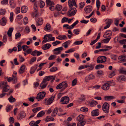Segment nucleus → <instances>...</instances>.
Here are the masks:
<instances>
[{
    "label": "nucleus",
    "mask_w": 126,
    "mask_h": 126,
    "mask_svg": "<svg viewBox=\"0 0 126 126\" xmlns=\"http://www.w3.org/2000/svg\"><path fill=\"white\" fill-rule=\"evenodd\" d=\"M0 87L3 88L2 92V94L0 95V98H2L6 94V93L4 92H7L10 89L9 86L7 84L6 81H4L3 82L0 83Z\"/></svg>",
    "instance_id": "1"
},
{
    "label": "nucleus",
    "mask_w": 126,
    "mask_h": 126,
    "mask_svg": "<svg viewBox=\"0 0 126 126\" xmlns=\"http://www.w3.org/2000/svg\"><path fill=\"white\" fill-rule=\"evenodd\" d=\"M84 116L82 114H80L76 118V120L78 121L77 126H83L86 123V121L84 119Z\"/></svg>",
    "instance_id": "2"
},
{
    "label": "nucleus",
    "mask_w": 126,
    "mask_h": 126,
    "mask_svg": "<svg viewBox=\"0 0 126 126\" xmlns=\"http://www.w3.org/2000/svg\"><path fill=\"white\" fill-rule=\"evenodd\" d=\"M109 104L106 102H105L102 106V110L106 113H108L109 112Z\"/></svg>",
    "instance_id": "3"
},
{
    "label": "nucleus",
    "mask_w": 126,
    "mask_h": 126,
    "mask_svg": "<svg viewBox=\"0 0 126 126\" xmlns=\"http://www.w3.org/2000/svg\"><path fill=\"white\" fill-rule=\"evenodd\" d=\"M112 85V82L111 81H107L102 86V88L104 90H107L109 88L110 86Z\"/></svg>",
    "instance_id": "4"
},
{
    "label": "nucleus",
    "mask_w": 126,
    "mask_h": 126,
    "mask_svg": "<svg viewBox=\"0 0 126 126\" xmlns=\"http://www.w3.org/2000/svg\"><path fill=\"white\" fill-rule=\"evenodd\" d=\"M70 8V10L68 12L67 15L69 17L73 16L76 13V9L74 7Z\"/></svg>",
    "instance_id": "5"
},
{
    "label": "nucleus",
    "mask_w": 126,
    "mask_h": 126,
    "mask_svg": "<svg viewBox=\"0 0 126 126\" xmlns=\"http://www.w3.org/2000/svg\"><path fill=\"white\" fill-rule=\"evenodd\" d=\"M67 86V83L66 82H63L58 85L56 87V88L60 89L62 88L63 90L65 89Z\"/></svg>",
    "instance_id": "6"
},
{
    "label": "nucleus",
    "mask_w": 126,
    "mask_h": 126,
    "mask_svg": "<svg viewBox=\"0 0 126 126\" xmlns=\"http://www.w3.org/2000/svg\"><path fill=\"white\" fill-rule=\"evenodd\" d=\"M46 94V93L45 92H41L37 94L36 99L38 101L40 100L44 97Z\"/></svg>",
    "instance_id": "7"
},
{
    "label": "nucleus",
    "mask_w": 126,
    "mask_h": 126,
    "mask_svg": "<svg viewBox=\"0 0 126 126\" xmlns=\"http://www.w3.org/2000/svg\"><path fill=\"white\" fill-rule=\"evenodd\" d=\"M107 58L104 56H101L98 57L97 60V63H103L106 62V61Z\"/></svg>",
    "instance_id": "8"
},
{
    "label": "nucleus",
    "mask_w": 126,
    "mask_h": 126,
    "mask_svg": "<svg viewBox=\"0 0 126 126\" xmlns=\"http://www.w3.org/2000/svg\"><path fill=\"white\" fill-rule=\"evenodd\" d=\"M69 98L67 96H65L62 97L61 99V103L63 104H66L69 102Z\"/></svg>",
    "instance_id": "9"
},
{
    "label": "nucleus",
    "mask_w": 126,
    "mask_h": 126,
    "mask_svg": "<svg viewBox=\"0 0 126 126\" xmlns=\"http://www.w3.org/2000/svg\"><path fill=\"white\" fill-rule=\"evenodd\" d=\"M68 4L69 8H72L74 7V6L76 7H77V5L75 1L74 0H69L68 1Z\"/></svg>",
    "instance_id": "10"
},
{
    "label": "nucleus",
    "mask_w": 126,
    "mask_h": 126,
    "mask_svg": "<svg viewBox=\"0 0 126 126\" xmlns=\"http://www.w3.org/2000/svg\"><path fill=\"white\" fill-rule=\"evenodd\" d=\"M63 49L62 47L56 48L53 50V51H54V54L56 55L59 54L63 50Z\"/></svg>",
    "instance_id": "11"
},
{
    "label": "nucleus",
    "mask_w": 126,
    "mask_h": 126,
    "mask_svg": "<svg viewBox=\"0 0 126 126\" xmlns=\"http://www.w3.org/2000/svg\"><path fill=\"white\" fill-rule=\"evenodd\" d=\"M55 79V77L53 76H46L43 80L44 81L47 82L50 79H52V80H54Z\"/></svg>",
    "instance_id": "12"
},
{
    "label": "nucleus",
    "mask_w": 126,
    "mask_h": 126,
    "mask_svg": "<svg viewBox=\"0 0 126 126\" xmlns=\"http://www.w3.org/2000/svg\"><path fill=\"white\" fill-rule=\"evenodd\" d=\"M34 12L32 13V15L33 17H37L40 16V14L37 12V10L36 6L34 7Z\"/></svg>",
    "instance_id": "13"
},
{
    "label": "nucleus",
    "mask_w": 126,
    "mask_h": 126,
    "mask_svg": "<svg viewBox=\"0 0 126 126\" xmlns=\"http://www.w3.org/2000/svg\"><path fill=\"white\" fill-rule=\"evenodd\" d=\"M92 10V7L91 5H88L84 8V12L86 13H90Z\"/></svg>",
    "instance_id": "14"
},
{
    "label": "nucleus",
    "mask_w": 126,
    "mask_h": 126,
    "mask_svg": "<svg viewBox=\"0 0 126 126\" xmlns=\"http://www.w3.org/2000/svg\"><path fill=\"white\" fill-rule=\"evenodd\" d=\"M42 52H41L35 50L32 51L31 53V55L33 56H39L42 54Z\"/></svg>",
    "instance_id": "15"
},
{
    "label": "nucleus",
    "mask_w": 126,
    "mask_h": 126,
    "mask_svg": "<svg viewBox=\"0 0 126 126\" xmlns=\"http://www.w3.org/2000/svg\"><path fill=\"white\" fill-rule=\"evenodd\" d=\"M25 116V113L23 111H21L20 112L19 115L18 116L17 119L18 120H20L24 118Z\"/></svg>",
    "instance_id": "16"
},
{
    "label": "nucleus",
    "mask_w": 126,
    "mask_h": 126,
    "mask_svg": "<svg viewBox=\"0 0 126 126\" xmlns=\"http://www.w3.org/2000/svg\"><path fill=\"white\" fill-rule=\"evenodd\" d=\"M126 78L124 75H119L118 76L117 79L119 82L125 81L126 80Z\"/></svg>",
    "instance_id": "17"
},
{
    "label": "nucleus",
    "mask_w": 126,
    "mask_h": 126,
    "mask_svg": "<svg viewBox=\"0 0 126 126\" xmlns=\"http://www.w3.org/2000/svg\"><path fill=\"white\" fill-rule=\"evenodd\" d=\"M91 114L93 116H97L99 114V110L98 109L93 110L91 112Z\"/></svg>",
    "instance_id": "18"
},
{
    "label": "nucleus",
    "mask_w": 126,
    "mask_h": 126,
    "mask_svg": "<svg viewBox=\"0 0 126 126\" xmlns=\"http://www.w3.org/2000/svg\"><path fill=\"white\" fill-rule=\"evenodd\" d=\"M36 25L37 26H40L42 24L43 20L42 18H39L36 21Z\"/></svg>",
    "instance_id": "19"
},
{
    "label": "nucleus",
    "mask_w": 126,
    "mask_h": 126,
    "mask_svg": "<svg viewBox=\"0 0 126 126\" xmlns=\"http://www.w3.org/2000/svg\"><path fill=\"white\" fill-rule=\"evenodd\" d=\"M6 22L7 20L6 18L5 17H3L0 20V23L2 26H4L6 24Z\"/></svg>",
    "instance_id": "20"
},
{
    "label": "nucleus",
    "mask_w": 126,
    "mask_h": 126,
    "mask_svg": "<svg viewBox=\"0 0 126 126\" xmlns=\"http://www.w3.org/2000/svg\"><path fill=\"white\" fill-rule=\"evenodd\" d=\"M118 59L120 61L125 62L126 61V55L120 56L118 57Z\"/></svg>",
    "instance_id": "21"
},
{
    "label": "nucleus",
    "mask_w": 126,
    "mask_h": 126,
    "mask_svg": "<svg viewBox=\"0 0 126 126\" xmlns=\"http://www.w3.org/2000/svg\"><path fill=\"white\" fill-rule=\"evenodd\" d=\"M26 68V66L23 64L20 67V68L19 70V73L20 74H22L24 73L25 71V70Z\"/></svg>",
    "instance_id": "22"
},
{
    "label": "nucleus",
    "mask_w": 126,
    "mask_h": 126,
    "mask_svg": "<svg viewBox=\"0 0 126 126\" xmlns=\"http://www.w3.org/2000/svg\"><path fill=\"white\" fill-rule=\"evenodd\" d=\"M111 35V32L110 31H107L103 35L104 38H106L110 36Z\"/></svg>",
    "instance_id": "23"
},
{
    "label": "nucleus",
    "mask_w": 126,
    "mask_h": 126,
    "mask_svg": "<svg viewBox=\"0 0 126 126\" xmlns=\"http://www.w3.org/2000/svg\"><path fill=\"white\" fill-rule=\"evenodd\" d=\"M48 37V40L50 41H53L55 40V37H52V35L51 34H47L46 35V36Z\"/></svg>",
    "instance_id": "24"
},
{
    "label": "nucleus",
    "mask_w": 126,
    "mask_h": 126,
    "mask_svg": "<svg viewBox=\"0 0 126 126\" xmlns=\"http://www.w3.org/2000/svg\"><path fill=\"white\" fill-rule=\"evenodd\" d=\"M37 67V66L36 65H34L32 67L30 71V73L33 74L34 73Z\"/></svg>",
    "instance_id": "25"
},
{
    "label": "nucleus",
    "mask_w": 126,
    "mask_h": 126,
    "mask_svg": "<svg viewBox=\"0 0 126 126\" xmlns=\"http://www.w3.org/2000/svg\"><path fill=\"white\" fill-rule=\"evenodd\" d=\"M47 84V82H45L43 80L40 86L41 89H43L46 87Z\"/></svg>",
    "instance_id": "26"
},
{
    "label": "nucleus",
    "mask_w": 126,
    "mask_h": 126,
    "mask_svg": "<svg viewBox=\"0 0 126 126\" xmlns=\"http://www.w3.org/2000/svg\"><path fill=\"white\" fill-rule=\"evenodd\" d=\"M104 99L106 101H110L112 99L115 98L114 97L112 96H105L104 97Z\"/></svg>",
    "instance_id": "27"
},
{
    "label": "nucleus",
    "mask_w": 126,
    "mask_h": 126,
    "mask_svg": "<svg viewBox=\"0 0 126 126\" xmlns=\"http://www.w3.org/2000/svg\"><path fill=\"white\" fill-rule=\"evenodd\" d=\"M58 110L57 108H55L52 112L51 116L53 117H54L57 114Z\"/></svg>",
    "instance_id": "28"
},
{
    "label": "nucleus",
    "mask_w": 126,
    "mask_h": 126,
    "mask_svg": "<svg viewBox=\"0 0 126 126\" xmlns=\"http://www.w3.org/2000/svg\"><path fill=\"white\" fill-rule=\"evenodd\" d=\"M55 96H52L47 101V105H50L52 102Z\"/></svg>",
    "instance_id": "29"
},
{
    "label": "nucleus",
    "mask_w": 126,
    "mask_h": 126,
    "mask_svg": "<svg viewBox=\"0 0 126 126\" xmlns=\"http://www.w3.org/2000/svg\"><path fill=\"white\" fill-rule=\"evenodd\" d=\"M56 38L59 40H63L67 39V37L66 35H59L58 37H56Z\"/></svg>",
    "instance_id": "30"
},
{
    "label": "nucleus",
    "mask_w": 126,
    "mask_h": 126,
    "mask_svg": "<svg viewBox=\"0 0 126 126\" xmlns=\"http://www.w3.org/2000/svg\"><path fill=\"white\" fill-rule=\"evenodd\" d=\"M28 10V8L25 6H23L21 8V12L22 13H25Z\"/></svg>",
    "instance_id": "31"
},
{
    "label": "nucleus",
    "mask_w": 126,
    "mask_h": 126,
    "mask_svg": "<svg viewBox=\"0 0 126 126\" xmlns=\"http://www.w3.org/2000/svg\"><path fill=\"white\" fill-rule=\"evenodd\" d=\"M51 45L50 44H46L42 47V48L44 50H46L49 49Z\"/></svg>",
    "instance_id": "32"
},
{
    "label": "nucleus",
    "mask_w": 126,
    "mask_h": 126,
    "mask_svg": "<svg viewBox=\"0 0 126 126\" xmlns=\"http://www.w3.org/2000/svg\"><path fill=\"white\" fill-rule=\"evenodd\" d=\"M8 100L9 102L11 103H13L16 101V99L13 98L12 95H11L10 97L8 98Z\"/></svg>",
    "instance_id": "33"
},
{
    "label": "nucleus",
    "mask_w": 126,
    "mask_h": 126,
    "mask_svg": "<svg viewBox=\"0 0 126 126\" xmlns=\"http://www.w3.org/2000/svg\"><path fill=\"white\" fill-rule=\"evenodd\" d=\"M46 2L47 6L53 5L54 4V2L51 1L50 0H46Z\"/></svg>",
    "instance_id": "34"
},
{
    "label": "nucleus",
    "mask_w": 126,
    "mask_h": 126,
    "mask_svg": "<svg viewBox=\"0 0 126 126\" xmlns=\"http://www.w3.org/2000/svg\"><path fill=\"white\" fill-rule=\"evenodd\" d=\"M51 28V26L50 25L47 23V24L44 27V30L46 31H47L50 29Z\"/></svg>",
    "instance_id": "35"
},
{
    "label": "nucleus",
    "mask_w": 126,
    "mask_h": 126,
    "mask_svg": "<svg viewBox=\"0 0 126 126\" xmlns=\"http://www.w3.org/2000/svg\"><path fill=\"white\" fill-rule=\"evenodd\" d=\"M13 30L14 28H10L9 29L7 32V34L8 36H12V33Z\"/></svg>",
    "instance_id": "36"
},
{
    "label": "nucleus",
    "mask_w": 126,
    "mask_h": 126,
    "mask_svg": "<svg viewBox=\"0 0 126 126\" xmlns=\"http://www.w3.org/2000/svg\"><path fill=\"white\" fill-rule=\"evenodd\" d=\"M45 112L44 111L42 110L40 112L37 114V117H40L43 116L45 114Z\"/></svg>",
    "instance_id": "37"
},
{
    "label": "nucleus",
    "mask_w": 126,
    "mask_h": 126,
    "mask_svg": "<svg viewBox=\"0 0 126 126\" xmlns=\"http://www.w3.org/2000/svg\"><path fill=\"white\" fill-rule=\"evenodd\" d=\"M86 96L83 95H81L79 99V102H82L84 101L85 99Z\"/></svg>",
    "instance_id": "38"
},
{
    "label": "nucleus",
    "mask_w": 126,
    "mask_h": 126,
    "mask_svg": "<svg viewBox=\"0 0 126 126\" xmlns=\"http://www.w3.org/2000/svg\"><path fill=\"white\" fill-rule=\"evenodd\" d=\"M104 65L102 64H99L96 66L95 68L98 69L100 68H103L104 67Z\"/></svg>",
    "instance_id": "39"
},
{
    "label": "nucleus",
    "mask_w": 126,
    "mask_h": 126,
    "mask_svg": "<svg viewBox=\"0 0 126 126\" xmlns=\"http://www.w3.org/2000/svg\"><path fill=\"white\" fill-rule=\"evenodd\" d=\"M12 106L10 105H7L6 107V110L7 112H8L10 111L12 109Z\"/></svg>",
    "instance_id": "40"
},
{
    "label": "nucleus",
    "mask_w": 126,
    "mask_h": 126,
    "mask_svg": "<svg viewBox=\"0 0 126 126\" xmlns=\"http://www.w3.org/2000/svg\"><path fill=\"white\" fill-rule=\"evenodd\" d=\"M41 108L39 107H37L36 108H34L32 110V111L34 113H35L37 111L41 109Z\"/></svg>",
    "instance_id": "41"
},
{
    "label": "nucleus",
    "mask_w": 126,
    "mask_h": 126,
    "mask_svg": "<svg viewBox=\"0 0 126 126\" xmlns=\"http://www.w3.org/2000/svg\"><path fill=\"white\" fill-rule=\"evenodd\" d=\"M88 109L85 107H83L80 108V110L84 112H86L88 111Z\"/></svg>",
    "instance_id": "42"
},
{
    "label": "nucleus",
    "mask_w": 126,
    "mask_h": 126,
    "mask_svg": "<svg viewBox=\"0 0 126 126\" xmlns=\"http://www.w3.org/2000/svg\"><path fill=\"white\" fill-rule=\"evenodd\" d=\"M10 3L11 7L14 8L15 6V4L13 0H11L10 1Z\"/></svg>",
    "instance_id": "43"
},
{
    "label": "nucleus",
    "mask_w": 126,
    "mask_h": 126,
    "mask_svg": "<svg viewBox=\"0 0 126 126\" xmlns=\"http://www.w3.org/2000/svg\"><path fill=\"white\" fill-rule=\"evenodd\" d=\"M68 32L69 34L67 35V36L69 39H70L71 37L73 36V34L72 33L70 30H68Z\"/></svg>",
    "instance_id": "44"
},
{
    "label": "nucleus",
    "mask_w": 126,
    "mask_h": 126,
    "mask_svg": "<svg viewBox=\"0 0 126 126\" xmlns=\"http://www.w3.org/2000/svg\"><path fill=\"white\" fill-rule=\"evenodd\" d=\"M110 38H108L105 39L101 41V42L102 43H108L109 42V41L110 39Z\"/></svg>",
    "instance_id": "45"
},
{
    "label": "nucleus",
    "mask_w": 126,
    "mask_h": 126,
    "mask_svg": "<svg viewBox=\"0 0 126 126\" xmlns=\"http://www.w3.org/2000/svg\"><path fill=\"white\" fill-rule=\"evenodd\" d=\"M62 9V6L61 5H56L55 9L58 11H60Z\"/></svg>",
    "instance_id": "46"
},
{
    "label": "nucleus",
    "mask_w": 126,
    "mask_h": 126,
    "mask_svg": "<svg viewBox=\"0 0 126 126\" xmlns=\"http://www.w3.org/2000/svg\"><path fill=\"white\" fill-rule=\"evenodd\" d=\"M46 36V35H45L44 37V40L42 41V43L43 44L46 43V42H48V39H47L48 37Z\"/></svg>",
    "instance_id": "47"
},
{
    "label": "nucleus",
    "mask_w": 126,
    "mask_h": 126,
    "mask_svg": "<svg viewBox=\"0 0 126 126\" xmlns=\"http://www.w3.org/2000/svg\"><path fill=\"white\" fill-rule=\"evenodd\" d=\"M119 72L121 73L126 74V70L124 68H122L120 69Z\"/></svg>",
    "instance_id": "48"
},
{
    "label": "nucleus",
    "mask_w": 126,
    "mask_h": 126,
    "mask_svg": "<svg viewBox=\"0 0 126 126\" xmlns=\"http://www.w3.org/2000/svg\"><path fill=\"white\" fill-rule=\"evenodd\" d=\"M61 42L60 41H56L55 42H53L52 43V44L54 46H56L58 44H60L61 43Z\"/></svg>",
    "instance_id": "49"
},
{
    "label": "nucleus",
    "mask_w": 126,
    "mask_h": 126,
    "mask_svg": "<svg viewBox=\"0 0 126 126\" xmlns=\"http://www.w3.org/2000/svg\"><path fill=\"white\" fill-rule=\"evenodd\" d=\"M105 22L107 24L110 25L112 23V20L110 19H107L105 20Z\"/></svg>",
    "instance_id": "50"
},
{
    "label": "nucleus",
    "mask_w": 126,
    "mask_h": 126,
    "mask_svg": "<svg viewBox=\"0 0 126 126\" xmlns=\"http://www.w3.org/2000/svg\"><path fill=\"white\" fill-rule=\"evenodd\" d=\"M57 70V68L56 67H53L50 69V71L53 72L56 71Z\"/></svg>",
    "instance_id": "51"
},
{
    "label": "nucleus",
    "mask_w": 126,
    "mask_h": 126,
    "mask_svg": "<svg viewBox=\"0 0 126 126\" xmlns=\"http://www.w3.org/2000/svg\"><path fill=\"white\" fill-rule=\"evenodd\" d=\"M6 12V10L5 9H0V15H4Z\"/></svg>",
    "instance_id": "52"
},
{
    "label": "nucleus",
    "mask_w": 126,
    "mask_h": 126,
    "mask_svg": "<svg viewBox=\"0 0 126 126\" xmlns=\"http://www.w3.org/2000/svg\"><path fill=\"white\" fill-rule=\"evenodd\" d=\"M68 20V18L66 17H63L62 19L61 22L62 23L66 22Z\"/></svg>",
    "instance_id": "53"
},
{
    "label": "nucleus",
    "mask_w": 126,
    "mask_h": 126,
    "mask_svg": "<svg viewBox=\"0 0 126 126\" xmlns=\"http://www.w3.org/2000/svg\"><path fill=\"white\" fill-rule=\"evenodd\" d=\"M83 42L82 41H76L74 42V44L75 45H78L81 44Z\"/></svg>",
    "instance_id": "54"
},
{
    "label": "nucleus",
    "mask_w": 126,
    "mask_h": 126,
    "mask_svg": "<svg viewBox=\"0 0 126 126\" xmlns=\"http://www.w3.org/2000/svg\"><path fill=\"white\" fill-rule=\"evenodd\" d=\"M36 57H34L32 58L31 59V60L30 62V64H31L32 62H34L36 60Z\"/></svg>",
    "instance_id": "55"
},
{
    "label": "nucleus",
    "mask_w": 126,
    "mask_h": 126,
    "mask_svg": "<svg viewBox=\"0 0 126 126\" xmlns=\"http://www.w3.org/2000/svg\"><path fill=\"white\" fill-rule=\"evenodd\" d=\"M13 12H11L10 13V16L9 19L11 22H12L13 21Z\"/></svg>",
    "instance_id": "56"
},
{
    "label": "nucleus",
    "mask_w": 126,
    "mask_h": 126,
    "mask_svg": "<svg viewBox=\"0 0 126 126\" xmlns=\"http://www.w3.org/2000/svg\"><path fill=\"white\" fill-rule=\"evenodd\" d=\"M115 74V72L114 71H112L109 75V76L110 78H112L114 76Z\"/></svg>",
    "instance_id": "57"
},
{
    "label": "nucleus",
    "mask_w": 126,
    "mask_h": 126,
    "mask_svg": "<svg viewBox=\"0 0 126 126\" xmlns=\"http://www.w3.org/2000/svg\"><path fill=\"white\" fill-rule=\"evenodd\" d=\"M80 31V30L79 29H74L73 31V33L76 35H78L79 34V32Z\"/></svg>",
    "instance_id": "58"
},
{
    "label": "nucleus",
    "mask_w": 126,
    "mask_h": 126,
    "mask_svg": "<svg viewBox=\"0 0 126 126\" xmlns=\"http://www.w3.org/2000/svg\"><path fill=\"white\" fill-rule=\"evenodd\" d=\"M45 5V3L44 1H40V7L41 8H43Z\"/></svg>",
    "instance_id": "59"
},
{
    "label": "nucleus",
    "mask_w": 126,
    "mask_h": 126,
    "mask_svg": "<svg viewBox=\"0 0 126 126\" xmlns=\"http://www.w3.org/2000/svg\"><path fill=\"white\" fill-rule=\"evenodd\" d=\"M8 3V0H3L1 2V3L2 5L6 4Z\"/></svg>",
    "instance_id": "60"
},
{
    "label": "nucleus",
    "mask_w": 126,
    "mask_h": 126,
    "mask_svg": "<svg viewBox=\"0 0 126 126\" xmlns=\"http://www.w3.org/2000/svg\"><path fill=\"white\" fill-rule=\"evenodd\" d=\"M29 47L26 45H23L22 46V49L24 51H25Z\"/></svg>",
    "instance_id": "61"
},
{
    "label": "nucleus",
    "mask_w": 126,
    "mask_h": 126,
    "mask_svg": "<svg viewBox=\"0 0 126 126\" xmlns=\"http://www.w3.org/2000/svg\"><path fill=\"white\" fill-rule=\"evenodd\" d=\"M7 35L6 34H4L2 40L4 43L6 42L7 41Z\"/></svg>",
    "instance_id": "62"
},
{
    "label": "nucleus",
    "mask_w": 126,
    "mask_h": 126,
    "mask_svg": "<svg viewBox=\"0 0 126 126\" xmlns=\"http://www.w3.org/2000/svg\"><path fill=\"white\" fill-rule=\"evenodd\" d=\"M28 22V18L27 17H25L24 19V24H26Z\"/></svg>",
    "instance_id": "63"
},
{
    "label": "nucleus",
    "mask_w": 126,
    "mask_h": 126,
    "mask_svg": "<svg viewBox=\"0 0 126 126\" xmlns=\"http://www.w3.org/2000/svg\"><path fill=\"white\" fill-rule=\"evenodd\" d=\"M56 56L55 55H51L48 58L49 60H52L56 58Z\"/></svg>",
    "instance_id": "64"
}]
</instances>
